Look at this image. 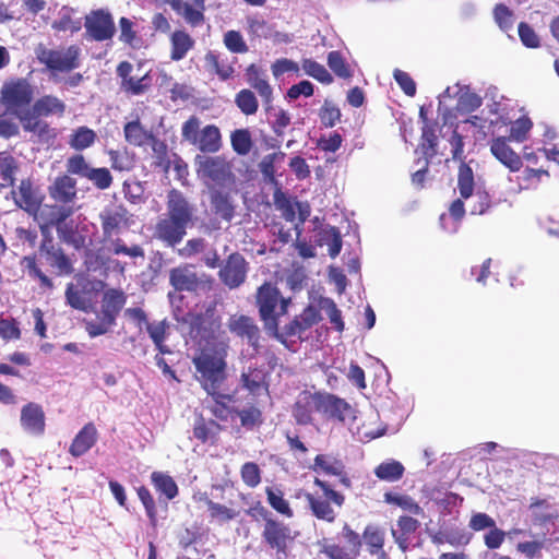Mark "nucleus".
Returning <instances> with one entry per match:
<instances>
[{
	"mask_svg": "<svg viewBox=\"0 0 559 559\" xmlns=\"http://www.w3.org/2000/svg\"><path fill=\"white\" fill-rule=\"evenodd\" d=\"M265 495L269 506L278 514L290 519L294 516V510L292 509L289 501L285 499L282 489L276 487H266Z\"/></svg>",
	"mask_w": 559,
	"mask_h": 559,
	"instance_id": "nucleus-46",
	"label": "nucleus"
},
{
	"mask_svg": "<svg viewBox=\"0 0 559 559\" xmlns=\"http://www.w3.org/2000/svg\"><path fill=\"white\" fill-rule=\"evenodd\" d=\"M66 104L55 95H44L35 100L28 117H25V131L37 136L41 143H51L57 138L55 128L43 120V117H62L66 112Z\"/></svg>",
	"mask_w": 559,
	"mask_h": 559,
	"instance_id": "nucleus-6",
	"label": "nucleus"
},
{
	"mask_svg": "<svg viewBox=\"0 0 559 559\" xmlns=\"http://www.w3.org/2000/svg\"><path fill=\"white\" fill-rule=\"evenodd\" d=\"M511 139L498 136L490 141L492 155L511 171H519L522 167V159L508 144Z\"/></svg>",
	"mask_w": 559,
	"mask_h": 559,
	"instance_id": "nucleus-29",
	"label": "nucleus"
},
{
	"mask_svg": "<svg viewBox=\"0 0 559 559\" xmlns=\"http://www.w3.org/2000/svg\"><path fill=\"white\" fill-rule=\"evenodd\" d=\"M36 56L51 73H68L81 64V48L78 45H70L62 50L39 46L36 49Z\"/></svg>",
	"mask_w": 559,
	"mask_h": 559,
	"instance_id": "nucleus-12",
	"label": "nucleus"
},
{
	"mask_svg": "<svg viewBox=\"0 0 559 559\" xmlns=\"http://www.w3.org/2000/svg\"><path fill=\"white\" fill-rule=\"evenodd\" d=\"M169 44L170 59L180 61L193 49L195 41L187 31L176 29L169 36Z\"/></svg>",
	"mask_w": 559,
	"mask_h": 559,
	"instance_id": "nucleus-37",
	"label": "nucleus"
},
{
	"mask_svg": "<svg viewBox=\"0 0 559 559\" xmlns=\"http://www.w3.org/2000/svg\"><path fill=\"white\" fill-rule=\"evenodd\" d=\"M320 392H301L292 407V414L297 425L307 426L313 420L312 414L318 412Z\"/></svg>",
	"mask_w": 559,
	"mask_h": 559,
	"instance_id": "nucleus-27",
	"label": "nucleus"
},
{
	"mask_svg": "<svg viewBox=\"0 0 559 559\" xmlns=\"http://www.w3.org/2000/svg\"><path fill=\"white\" fill-rule=\"evenodd\" d=\"M532 521L535 525H546L554 522L558 518V513L548 503L546 499L532 498L530 503Z\"/></svg>",
	"mask_w": 559,
	"mask_h": 559,
	"instance_id": "nucleus-42",
	"label": "nucleus"
},
{
	"mask_svg": "<svg viewBox=\"0 0 559 559\" xmlns=\"http://www.w3.org/2000/svg\"><path fill=\"white\" fill-rule=\"evenodd\" d=\"M419 526V521L412 516L402 515L399 518L397 530H392V536L402 551L407 550L409 538Z\"/></svg>",
	"mask_w": 559,
	"mask_h": 559,
	"instance_id": "nucleus-39",
	"label": "nucleus"
},
{
	"mask_svg": "<svg viewBox=\"0 0 559 559\" xmlns=\"http://www.w3.org/2000/svg\"><path fill=\"white\" fill-rule=\"evenodd\" d=\"M227 329L234 336L246 341L255 353L259 352L261 330L252 317L240 313L231 314L227 320Z\"/></svg>",
	"mask_w": 559,
	"mask_h": 559,
	"instance_id": "nucleus-19",
	"label": "nucleus"
},
{
	"mask_svg": "<svg viewBox=\"0 0 559 559\" xmlns=\"http://www.w3.org/2000/svg\"><path fill=\"white\" fill-rule=\"evenodd\" d=\"M273 203L286 222L293 223L296 219L297 200L289 197L281 187H276L273 192Z\"/></svg>",
	"mask_w": 559,
	"mask_h": 559,
	"instance_id": "nucleus-44",
	"label": "nucleus"
},
{
	"mask_svg": "<svg viewBox=\"0 0 559 559\" xmlns=\"http://www.w3.org/2000/svg\"><path fill=\"white\" fill-rule=\"evenodd\" d=\"M246 80L261 97L265 110H270L273 103V87L269 83L265 72L252 63L246 69Z\"/></svg>",
	"mask_w": 559,
	"mask_h": 559,
	"instance_id": "nucleus-24",
	"label": "nucleus"
},
{
	"mask_svg": "<svg viewBox=\"0 0 559 559\" xmlns=\"http://www.w3.org/2000/svg\"><path fill=\"white\" fill-rule=\"evenodd\" d=\"M85 37L93 41L111 40L117 32L114 16L107 9L91 10L84 17Z\"/></svg>",
	"mask_w": 559,
	"mask_h": 559,
	"instance_id": "nucleus-15",
	"label": "nucleus"
},
{
	"mask_svg": "<svg viewBox=\"0 0 559 559\" xmlns=\"http://www.w3.org/2000/svg\"><path fill=\"white\" fill-rule=\"evenodd\" d=\"M321 319L322 318L319 309L312 305H308L300 314L296 316L289 323L284 326L283 333H281V335H283L284 341L285 337H300L302 333L320 322Z\"/></svg>",
	"mask_w": 559,
	"mask_h": 559,
	"instance_id": "nucleus-23",
	"label": "nucleus"
},
{
	"mask_svg": "<svg viewBox=\"0 0 559 559\" xmlns=\"http://www.w3.org/2000/svg\"><path fill=\"white\" fill-rule=\"evenodd\" d=\"M74 211L73 205H66L56 202V204L45 205L40 217L45 226L55 227L57 229L58 226L73 215Z\"/></svg>",
	"mask_w": 559,
	"mask_h": 559,
	"instance_id": "nucleus-38",
	"label": "nucleus"
},
{
	"mask_svg": "<svg viewBox=\"0 0 559 559\" xmlns=\"http://www.w3.org/2000/svg\"><path fill=\"white\" fill-rule=\"evenodd\" d=\"M21 265L27 272L28 276L37 278L41 286L52 288V281L38 266L37 255L35 253L23 257Z\"/></svg>",
	"mask_w": 559,
	"mask_h": 559,
	"instance_id": "nucleus-55",
	"label": "nucleus"
},
{
	"mask_svg": "<svg viewBox=\"0 0 559 559\" xmlns=\"http://www.w3.org/2000/svg\"><path fill=\"white\" fill-rule=\"evenodd\" d=\"M48 192L55 202L72 205L78 194L76 180L68 174L60 175L48 187Z\"/></svg>",
	"mask_w": 559,
	"mask_h": 559,
	"instance_id": "nucleus-28",
	"label": "nucleus"
},
{
	"mask_svg": "<svg viewBox=\"0 0 559 559\" xmlns=\"http://www.w3.org/2000/svg\"><path fill=\"white\" fill-rule=\"evenodd\" d=\"M189 325L190 333L201 338H209L221 329L219 320L209 313L190 314Z\"/></svg>",
	"mask_w": 559,
	"mask_h": 559,
	"instance_id": "nucleus-36",
	"label": "nucleus"
},
{
	"mask_svg": "<svg viewBox=\"0 0 559 559\" xmlns=\"http://www.w3.org/2000/svg\"><path fill=\"white\" fill-rule=\"evenodd\" d=\"M240 384L253 396H259L262 392H269L267 373L259 367H249L246 371H242Z\"/></svg>",
	"mask_w": 559,
	"mask_h": 559,
	"instance_id": "nucleus-35",
	"label": "nucleus"
},
{
	"mask_svg": "<svg viewBox=\"0 0 559 559\" xmlns=\"http://www.w3.org/2000/svg\"><path fill=\"white\" fill-rule=\"evenodd\" d=\"M35 99V86L26 78H10L0 88V104L5 114L15 117L25 131V117L29 116Z\"/></svg>",
	"mask_w": 559,
	"mask_h": 559,
	"instance_id": "nucleus-5",
	"label": "nucleus"
},
{
	"mask_svg": "<svg viewBox=\"0 0 559 559\" xmlns=\"http://www.w3.org/2000/svg\"><path fill=\"white\" fill-rule=\"evenodd\" d=\"M314 468L326 475L338 477V481L343 487L347 489L352 488V480L346 473L344 463L341 460L325 454H318L314 457Z\"/></svg>",
	"mask_w": 559,
	"mask_h": 559,
	"instance_id": "nucleus-32",
	"label": "nucleus"
},
{
	"mask_svg": "<svg viewBox=\"0 0 559 559\" xmlns=\"http://www.w3.org/2000/svg\"><path fill=\"white\" fill-rule=\"evenodd\" d=\"M224 45L233 53H246L248 46L239 31H227L224 34Z\"/></svg>",
	"mask_w": 559,
	"mask_h": 559,
	"instance_id": "nucleus-64",
	"label": "nucleus"
},
{
	"mask_svg": "<svg viewBox=\"0 0 559 559\" xmlns=\"http://www.w3.org/2000/svg\"><path fill=\"white\" fill-rule=\"evenodd\" d=\"M98 431L93 423L85 424L75 435L70 447L69 453L73 457H80L87 453L97 442Z\"/></svg>",
	"mask_w": 559,
	"mask_h": 559,
	"instance_id": "nucleus-31",
	"label": "nucleus"
},
{
	"mask_svg": "<svg viewBox=\"0 0 559 559\" xmlns=\"http://www.w3.org/2000/svg\"><path fill=\"white\" fill-rule=\"evenodd\" d=\"M169 283L177 292L198 293L211 289L213 280L205 273L199 275L191 265L185 264L169 271Z\"/></svg>",
	"mask_w": 559,
	"mask_h": 559,
	"instance_id": "nucleus-16",
	"label": "nucleus"
},
{
	"mask_svg": "<svg viewBox=\"0 0 559 559\" xmlns=\"http://www.w3.org/2000/svg\"><path fill=\"white\" fill-rule=\"evenodd\" d=\"M227 356L228 344L219 342L200 348L192 358L195 368L194 378L211 396L212 403H215L214 412L218 415H222L225 409L221 401L229 399L221 391L228 377Z\"/></svg>",
	"mask_w": 559,
	"mask_h": 559,
	"instance_id": "nucleus-2",
	"label": "nucleus"
},
{
	"mask_svg": "<svg viewBox=\"0 0 559 559\" xmlns=\"http://www.w3.org/2000/svg\"><path fill=\"white\" fill-rule=\"evenodd\" d=\"M298 535L299 533L289 524L278 519L264 523L261 531L262 543L274 551L277 559L288 558Z\"/></svg>",
	"mask_w": 559,
	"mask_h": 559,
	"instance_id": "nucleus-11",
	"label": "nucleus"
},
{
	"mask_svg": "<svg viewBox=\"0 0 559 559\" xmlns=\"http://www.w3.org/2000/svg\"><path fill=\"white\" fill-rule=\"evenodd\" d=\"M320 241L319 245H328L329 246V255L331 258H336L343 247L342 236L338 228L331 226L326 229H323L320 233Z\"/></svg>",
	"mask_w": 559,
	"mask_h": 559,
	"instance_id": "nucleus-54",
	"label": "nucleus"
},
{
	"mask_svg": "<svg viewBox=\"0 0 559 559\" xmlns=\"http://www.w3.org/2000/svg\"><path fill=\"white\" fill-rule=\"evenodd\" d=\"M17 170L16 158L7 151L0 152V191L14 186Z\"/></svg>",
	"mask_w": 559,
	"mask_h": 559,
	"instance_id": "nucleus-43",
	"label": "nucleus"
},
{
	"mask_svg": "<svg viewBox=\"0 0 559 559\" xmlns=\"http://www.w3.org/2000/svg\"><path fill=\"white\" fill-rule=\"evenodd\" d=\"M181 135L185 141L205 154H215L223 145L219 128L215 124H207L200 129V119L197 116H191L183 122Z\"/></svg>",
	"mask_w": 559,
	"mask_h": 559,
	"instance_id": "nucleus-10",
	"label": "nucleus"
},
{
	"mask_svg": "<svg viewBox=\"0 0 559 559\" xmlns=\"http://www.w3.org/2000/svg\"><path fill=\"white\" fill-rule=\"evenodd\" d=\"M38 255L57 275H70L74 271L72 260L50 235H44Z\"/></svg>",
	"mask_w": 559,
	"mask_h": 559,
	"instance_id": "nucleus-18",
	"label": "nucleus"
},
{
	"mask_svg": "<svg viewBox=\"0 0 559 559\" xmlns=\"http://www.w3.org/2000/svg\"><path fill=\"white\" fill-rule=\"evenodd\" d=\"M167 213L155 225L154 236L167 247L175 248L197 219V207L178 189H170L166 197Z\"/></svg>",
	"mask_w": 559,
	"mask_h": 559,
	"instance_id": "nucleus-3",
	"label": "nucleus"
},
{
	"mask_svg": "<svg viewBox=\"0 0 559 559\" xmlns=\"http://www.w3.org/2000/svg\"><path fill=\"white\" fill-rule=\"evenodd\" d=\"M120 78V88L128 95L139 96L145 94L152 86L150 72L142 73V67L136 68L129 61H121L116 69Z\"/></svg>",
	"mask_w": 559,
	"mask_h": 559,
	"instance_id": "nucleus-17",
	"label": "nucleus"
},
{
	"mask_svg": "<svg viewBox=\"0 0 559 559\" xmlns=\"http://www.w3.org/2000/svg\"><path fill=\"white\" fill-rule=\"evenodd\" d=\"M127 302V295L122 289L109 288L104 292L100 301V314L116 323V320Z\"/></svg>",
	"mask_w": 559,
	"mask_h": 559,
	"instance_id": "nucleus-34",
	"label": "nucleus"
},
{
	"mask_svg": "<svg viewBox=\"0 0 559 559\" xmlns=\"http://www.w3.org/2000/svg\"><path fill=\"white\" fill-rule=\"evenodd\" d=\"M483 104V98L474 92L460 94L456 102V111L461 115L471 114L478 109Z\"/></svg>",
	"mask_w": 559,
	"mask_h": 559,
	"instance_id": "nucleus-61",
	"label": "nucleus"
},
{
	"mask_svg": "<svg viewBox=\"0 0 559 559\" xmlns=\"http://www.w3.org/2000/svg\"><path fill=\"white\" fill-rule=\"evenodd\" d=\"M314 485L322 490V495L311 492L305 495L311 514L320 521L334 523L337 512L332 507V503L337 508H342L345 503V496L334 490L328 481L318 477L314 478Z\"/></svg>",
	"mask_w": 559,
	"mask_h": 559,
	"instance_id": "nucleus-8",
	"label": "nucleus"
},
{
	"mask_svg": "<svg viewBox=\"0 0 559 559\" xmlns=\"http://www.w3.org/2000/svg\"><path fill=\"white\" fill-rule=\"evenodd\" d=\"M254 298L259 318L263 322L266 332L280 342L285 343L286 341L283 340L278 330L280 318L288 313L293 301L292 297L283 296L275 283L266 281L257 288Z\"/></svg>",
	"mask_w": 559,
	"mask_h": 559,
	"instance_id": "nucleus-4",
	"label": "nucleus"
},
{
	"mask_svg": "<svg viewBox=\"0 0 559 559\" xmlns=\"http://www.w3.org/2000/svg\"><path fill=\"white\" fill-rule=\"evenodd\" d=\"M230 145L240 156L248 155L253 146L251 133L248 129H236L230 133Z\"/></svg>",
	"mask_w": 559,
	"mask_h": 559,
	"instance_id": "nucleus-53",
	"label": "nucleus"
},
{
	"mask_svg": "<svg viewBox=\"0 0 559 559\" xmlns=\"http://www.w3.org/2000/svg\"><path fill=\"white\" fill-rule=\"evenodd\" d=\"M318 412L340 423L356 419L354 407L346 400L332 393L320 392Z\"/></svg>",
	"mask_w": 559,
	"mask_h": 559,
	"instance_id": "nucleus-20",
	"label": "nucleus"
},
{
	"mask_svg": "<svg viewBox=\"0 0 559 559\" xmlns=\"http://www.w3.org/2000/svg\"><path fill=\"white\" fill-rule=\"evenodd\" d=\"M403 464L395 460L382 462L374 468V475L384 481L393 483L400 480L404 475Z\"/></svg>",
	"mask_w": 559,
	"mask_h": 559,
	"instance_id": "nucleus-49",
	"label": "nucleus"
},
{
	"mask_svg": "<svg viewBox=\"0 0 559 559\" xmlns=\"http://www.w3.org/2000/svg\"><path fill=\"white\" fill-rule=\"evenodd\" d=\"M235 104L246 116H253L258 112L259 102L254 92L250 88H242L235 95Z\"/></svg>",
	"mask_w": 559,
	"mask_h": 559,
	"instance_id": "nucleus-52",
	"label": "nucleus"
},
{
	"mask_svg": "<svg viewBox=\"0 0 559 559\" xmlns=\"http://www.w3.org/2000/svg\"><path fill=\"white\" fill-rule=\"evenodd\" d=\"M21 425L31 435H43L46 427L43 407L32 402L24 405L21 411Z\"/></svg>",
	"mask_w": 559,
	"mask_h": 559,
	"instance_id": "nucleus-30",
	"label": "nucleus"
},
{
	"mask_svg": "<svg viewBox=\"0 0 559 559\" xmlns=\"http://www.w3.org/2000/svg\"><path fill=\"white\" fill-rule=\"evenodd\" d=\"M146 332L159 354H170L171 349L165 344L168 337L169 323L166 320L146 322Z\"/></svg>",
	"mask_w": 559,
	"mask_h": 559,
	"instance_id": "nucleus-41",
	"label": "nucleus"
},
{
	"mask_svg": "<svg viewBox=\"0 0 559 559\" xmlns=\"http://www.w3.org/2000/svg\"><path fill=\"white\" fill-rule=\"evenodd\" d=\"M225 396H228L229 399L221 401L225 406L222 415L214 412L215 403L207 405V409L214 418L221 421H227L229 418L237 416L240 420V427L246 430H253L263 424L262 411L255 403H248L246 406L239 408L233 405L235 403L234 394L226 393Z\"/></svg>",
	"mask_w": 559,
	"mask_h": 559,
	"instance_id": "nucleus-13",
	"label": "nucleus"
},
{
	"mask_svg": "<svg viewBox=\"0 0 559 559\" xmlns=\"http://www.w3.org/2000/svg\"><path fill=\"white\" fill-rule=\"evenodd\" d=\"M219 421L216 418H205L202 414L198 415L193 423V437L202 444H217L219 435L224 430Z\"/></svg>",
	"mask_w": 559,
	"mask_h": 559,
	"instance_id": "nucleus-26",
	"label": "nucleus"
},
{
	"mask_svg": "<svg viewBox=\"0 0 559 559\" xmlns=\"http://www.w3.org/2000/svg\"><path fill=\"white\" fill-rule=\"evenodd\" d=\"M248 262L239 252L230 253L222 265L218 277L229 289L238 288L247 278Z\"/></svg>",
	"mask_w": 559,
	"mask_h": 559,
	"instance_id": "nucleus-21",
	"label": "nucleus"
},
{
	"mask_svg": "<svg viewBox=\"0 0 559 559\" xmlns=\"http://www.w3.org/2000/svg\"><path fill=\"white\" fill-rule=\"evenodd\" d=\"M197 174L210 188H230L235 186L236 176L233 164L224 155H198L194 159Z\"/></svg>",
	"mask_w": 559,
	"mask_h": 559,
	"instance_id": "nucleus-7",
	"label": "nucleus"
},
{
	"mask_svg": "<svg viewBox=\"0 0 559 559\" xmlns=\"http://www.w3.org/2000/svg\"><path fill=\"white\" fill-rule=\"evenodd\" d=\"M56 231L59 239L66 245L72 246L76 250L86 247V236L79 231L74 221H64V223L58 226Z\"/></svg>",
	"mask_w": 559,
	"mask_h": 559,
	"instance_id": "nucleus-40",
	"label": "nucleus"
},
{
	"mask_svg": "<svg viewBox=\"0 0 559 559\" xmlns=\"http://www.w3.org/2000/svg\"><path fill=\"white\" fill-rule=\"evenodd\" d=\"M457 190L462 199L469 201L472 215H483L492 205L491 195L481 187H476L472 167L462 163L457 169Z\"/></svg>",
	"mask_w": 559,
	"mask_h": 559,
	"instance_id": "nucleus-9",
	"label": "nucleus"
},
{
	"mask_svg": "<svg viewBox=\"0 0 559 559\" xmlns=\"http://www.w3.org/2000/svg\"><path fill=\"white\" fill-rule=\"evenodd\" d=\"M328 66L333 73L344 80L353 76L350 66L338 50H332L328 53Z\"/></svg>",
	"mask_w": 559,
	"mask_h": 559,
	"instance_id": "nucleus-56",
	"label": "nucleus"
},
{
	"mask_svg": "<svg viewBox=\"0 0 559 559\" xmlns=\"http://www.w3.org/2000/svg\"><path fill=\"white\" fill-rule=\"evenodd\" d=\"M123 134L126 141L133 146H143L155 138L145 130L139 119L127 122L123 127Z\"/></svg>",
	"mask_w": 559,
	"mask_h": 559,
	"instance_id": "nucleus-45",
	"label": "nucleus"
},
{
	"mask_svg": "<svg viewBox=\"0 0 559 559\" xmlns=\"http://www.w3.org/2000/svg\"><path fill=\"white\" fill-rule=\"evenodd\" d=\"M302 70L305 73L322 84H331L333 82L332 74L325 69V67L316 60L304 59L301 62Z\"/></svg>",
	"mask_w": 559,
	"mask_h": 559,
	"instance_id": "nucleus-57",
	"label": "nucleus"
},
{
	"mask_svg": "<svg viewBox=\"0 0 559 559\" xmlns=\"http://www.w3.org/2000/svg\"><path fill=\"white\" fill-rule=\"evenodd\" d=\"M319 304L320 308L325 311L333 328L338 332H343L345 324L342 319V312L335 301L331 298H321Z\"/></svg>",
	"mask_w": 559,
	"mask_h": 559,
	"instance_id": "nucleus-59",
	"label": "nucleus"
},
{
	"mask_svg": "<svg viewBox=\"0 0 559 559\" xmlns=\"http://www.w3.org/2000/svg\"><path fill=\"white\" fill-rule=\"evenodd\" d=\"M99 222L102 227L103 240H112L123 230L128 229L132 223V215L121 203H110L99 212Z\"/></svg>",
	"mask_w": 559,
	"mask_h": 559,
	"instance_id": "nucleus-14",
	"label": "nucleus"
},
{
	"mask_svg": "<svg viewBox=\"0 0 559 559\" xmlns=\"http://www.w3.org/2000/svg\"><path fill=\"white\" fill-rule=\"evenodd\" d=\"M342 112L340 108L329 99H325L319 109V119L324 128H333L341 121Z\"/></svg>",
	"mask_w": 559,
	"mask_h": 559,
	"instance_id": "nucleus-58",
	"label": "nucleus"
},
{
	"mask_svg": "<svg viewBox=\"0 0 559 559\" xmlns=\"http://www.w3.org/2000/svg\"><path fill=\"white\" fill-rule=\"evenodd\" d=\"M493 19L499 28L502 32H509L513 28L514 24V13L511 9H509L503 3H498L495 5L493 11Z\"/></svg>",
	"mask_w": 559,
	"mask_h": 559,
	"instance_id": "nucleus-60",
	"label": "nucleus"
},
{
	"mask_svg": "<svg viewBox=\"0 0 559 559\" xmlns=\"http://www.w3.org/2000/svg\"><path fill=\"white\" fill-rule=\"evenodd\" d=\"M247 31L251 37L270 38L273 27L263 19L258 16L247 17Z\"/></svg>",
	"mask_w": 559,
	"mask_h": 559,
	"instance_id": "nucleus-62",
	"label": "nucleus"
},
{
	"mask_svg": "<svg viewBox=\"0 0 559 559\" xmlns=\"http://www.w3.org/2000/svg\"><path fill=\"white\" fill-rule=\"evenodd\" d=\"M73 13V8L63 7L59 13V17L51 24L52 29L57 32H70L72 34L81 31V19H74Z\"/></svg>",
	"mask_w": 559,
	"mask_h": 559,
	"instance_id": "nucleus-47",
	"label": "nucleus"
},
{
	"mask_svg": "<svg viewBox=\"0 0 559 559\" xmlns=\"http://www.w3.org/2000/svg\"><path fill=\"white\" fill-rule=\"evenodd\" d=\"M12 194L15 204L20 209L29 215H36L38 213L44 198L31 179H22L17 190H13Z\"/></svg>",
	"mask_w": 559,
	"mask_h": 559,
	"instance_id": "nucleus-22",
	"label": "nucleus"
},
{
	"mask_svg": "<svg viewBox=\"0 0 559 559\" xmlns=\"http://www.w3.org/2000/svg\"><path fill=\"white\" fill-rule=\"evenodd\" d=\"M206 506H207L210 516L213 520H217L221 522H229V521L236 519L239 514L238 511H236L231 508H228L224 504L214 502L212 500H209L206 502Z\"/></svg>",
	"mask_w": 559,
	"mask_h": 559,
	"instance_id": "nucleus-63",
	"label": "nucleus"
},
{
	"mask_svg": "<svg viewBox=\"0 0 559 559\" xmlns=\"http://www.w3.org/2000/svg\"><path fill=\"white\" fill-rule=\"evenodd\" d=\"M96 140V132L88 127L82 126L73 130L68 143L73 150L83 151L91 147Z\"/></svg>",
	"mask_w": 559,
	"mask_h": 559,
	"instance_id": "nucleus-48",
	"label": "nucleus"
},
{
	"mask_svg": "<svg viewBox=\"0 0 559 559\" xmlns=\"http://www.w3.org/2000/svg\"><path fill=\"white\" fill-rule=\"evenodd\" d=\"M174 11L180 14L187 24L192 27L200 26L204 23L205 1L204 0H178L174 2Z\"/></svg>",
	"mask_w": 559,
	"mask_h": 559,
	"instance_id": "nucleus-33",
	"label": "nucleus"
},
{
	"mask_svg": "<svg viewBox=\"0 0 559 559\" xmlns=\"http://www.w3.org/2000/svg\"><path fill=\"white\" fill-rule=\"evenodd\" d=\"M151 480L155 489L164 495L168 500L174 499L178 495V486L174 478L163 472H153Z\"/></svg>",
	"mask_w": 559,
	"mask_h": 559,
	"instance_id": "nucleus-50",
	"label": "nucleus"
},
{
	"mask_svg": "<svg viewBox=\"0 0 559 559\" xmlns=\"http://www.w3.org/2000/svg\"><path fill=\"white\" fill-rule=\"evenodd\" d=\"M383 497L384 502L389 504L397 506L414 515H424V509L408 495L388 491Z\"/></svg>",
	"mask_w": 559,
	"mask_h": 559,
	"instance_id": "nucleus-51",
	"label": "nucleus"
},
{
	"mask_svg": "<svg viewBox=\"0 0 559 559\" xmlns=\"http://www.w3.org/2000/svg\"><path fill=\"white\" fill-rule=\"evenodd\" d=\"M209 200L211 210L216 217L225 222H231L235 217V204L229 191L224 188L210 187Z\"/></svg>",
	"mask_w": 559,
	"mask_h": 559,
	"instance_id": "nucleus-25",
	"label": "nucleus"
},
{
	"mask_svg": "<svg viewBox=\"0 0 559 559\" xmlns=\"http://www.w3.org/2000/svg\"><path fill=\"white\" fill-rule=\"evenodd\" d=\"M319 555L326 559H359L362 545L370 557L376 559H389L384 549L385 531L376 524L365 526L360 535L347 522H344L337 539L322 537L316 543Z\"/></svg>",
	"mask_w": 559,
	"mask_h": 559,
	"instance_id": "nucleus-1",
	"label": "nucleus"
}]
</instances>
